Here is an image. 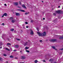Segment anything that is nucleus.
<instances>
[{
    "label": "nucleus",
    "mask_w": 63,
    "mask_h": 63,
    "mask_svg": "<svg viewBox=\"0 0 63 63\" xmlns=\"http://www.w3.org/2000/svg\"><path fill=\"white\" fill-rule=\"evenodd\" d=\"M37 33L38 34L39 36H45L46 35V32H44L43 33H41L40 32H37Z\"/></svg>",
    "instance_id": "obj_1"
},
{
    "label": "nucleus",
    "mask_w": 63,
    "mask_h": 63,
    "mask_svg": "<svg viewBox=\"0 0 63 63\" xmlns=\"http://www.w3.org/2000/svg\"><path fill=\"white\" fill-rule=\"evenodd\" d=\"M56 12L58 14H63V12L62 11H60V10L56 11Z\"/></svg>",
    "instance_id": "obj_2"
},
{
    "label": "nucleus",
    "mask_w": 63,
    "mask_h": 63,
    "mask_svg": "<svg viewBox=\"0 0 63 63\" xmlns=\"http://www.w3.org/2000/svg\"><path fill=\"white\" fill-rule=\"evenodd\" d=\"M49 41H50V42H54L57 41V40L56 39H49Z\"/></svg>",
    "instance_id": "obj_3"
},
{
    "label": "nucleus",
    "mask_w": 63,
    "mask_h": 63,
    "mask_svg": "<svg viewBox=\"0 0 63 63\" xmlns=\"http://www.w3.org/2000/svg\"><path fill=\"white\" fill-rule=\"evenodd\" d=\"M17 10L18 11H19L20 12H25V11L24 10L20 9H17Z\"/></svg>",
    "instance_id": "obj_4"
},
{
    "label": "nucleus",
    "mask_w": 63,
    "mask_h": 63,
    "mask_svg": "<svg viewBox=\"0 0 63 63\" xmlns=\"http://www.w3.org/2000/svg\"><path fill=\"white\" fill-rule=\"evenodd\" d=\"M26 58V57L24 56H21V59H25Z\"/></svg>",
    "instance_id": "obj_5"
},
{
    "label": "nucleus",
    "mask_w": 63,
    "mask_h": 63,
    "mask_svg": "<svg viewBox=\"0 0 63 63\" xmlns=\"http://www.w3.org/2000/svg\"><path fill=\"white\" fill-rule=\"evenodd\" d=\"M30 31H31V32L30 33L31 35H33V34H34V32H33V31H32V30H31V29H30Z\"/></svg>",
    "instance_id": "obj_6"
},
{
    "label": "nucleus",
    "mask_w": 63,
    "mask_h": 63,
    "mask_svg": "<svg viewBox=\"0 0 63 63\" xmlns=\"http://www.w3.org/2000/svg\"><path fill=\"white\" fill-rule=\"evenodd\" d=\"M22 7L25 9H27L25 6V5L24 4H23L22 5Z\"/></svg>",
    "instance_id": "obj_7"
},
{
    "label": "nucleus",
    "mask_w": 63,
    "mask_h": 63,
    "mask_svg": "<svg viewBox=\"0 0 63 63\" xmlns=\"http://www.w3.org/2000/svg\"><path fill=\"white\" fill-rule=\"evenodd\" d=\"M16 15L18 16H20V14L19 13H16Z\"/></svg>",
    "instance_id": "obj_8"
},
{
    "label": "nucleus",
    "mask_w": 63,
    "mask_h": 63,
    "mask_svg": "<svg viewBox=\"0 0 63 63\" xmlns=\"http://www.w3.org/2000/svg\"><path fill=\"white\" fill-rule=\"evenodd\" d=\"M14 5H15V6H17L18 4V3L17 2H14Z\"/></svg>",
    "instance_id": "obj_9"
},
{
    "label": "nucleus",
    "mask_w": 63,
    "mask_h": 63,
    "mask_svg": "<svg viewBox=\"0 0 63 63\" xmlns=\"http://www.w3.org/2000/svg\"><path fill=\"white\" fill-rule=\"evenodd\" d=\"M53 21L55 23H56L57 21V19H55Z\"/></svg>",
    "instance_id": "obj_10"
},
{
    "label": "nucleus",
    "mask_w": 63,
    "mask_h": 63,
    "mask_svg": "<svg viewBox=\"0 0 63 63\" xmlns=\"http://www.w3.org/2000/svg\"><path fill=\"white\" fill-rule=\"evenodd\" d=\"M15 47L16 48H18L19 47V46L17 45H15Z\"/></svg>",
    "instance_id": "obj_11"
},
{
    "label": "nucleus",
    "mask_w": 63,
    "mask_h": 63,
    "mask_svg": "<svg viewBox=\"0 0 63 63\" xmlns=\"http://www.w3.org/2000/svg\"><path fill=\"white\" fill-rule=\"evenodd\" d=\"M52 48H53V49H55V50H57V49L55 48V47L54 46H53L52 47Z\"/></svg>",
    "instance_id": "obj_12"
},
{
    "label": "nucleus",
    "mask_w": 63,
    "mask_h": 63,
    "mask_svg": "<svg viewBox=\"0 0 63 63\" xmlns=\"http://www.w3.org/2000/svg\"><path fill=\"white\" fill-rule=\"evenodd\" d=\"M3 15L4 16H7V13H5L4 14H3Z\"/></svg>",
    "instance_id": "obj_13"
},
{
    "label": "nucleus",
    "mask_w": 63,
    "mask_h": 63,
    "mask_svg": "<svg viewBox=\"0 0 63 63\" xmlns=\"http://www.w3.org/2000/svg\"><path fill=\"white\" fill-rule=\"evenodd\" d=\"M49 61L50 62H52V61H53V59H50L49 60Z\"/></svg>",
    "instance_id": "obj_14"
},
{
    "label": "nucleus",
    "mask_w": 63,
    "mask_h": 63,
    "mask_svg": "<svg viewBox=\"0 0 63 63\" xmlns=\"http://www.w3.org/2000/svg\"><path fill=\"white\" fill-rule=\"evenodd\" d=\"M28 42H26L24 44V45L25 46H26V45H27V43H28Z\"/></svg>",
    "instance_id": "obj_15"
},
{
    "label": "nucleus",
    "mask_w": 63,
    "mask_h": 63,
    "mask_svg": "<svg viewBox=\"0 0 63 63\" xmlns=\"http://www.w3.org/2000/svg\"><path fill=\"white\" fill-rule=\"evenodd\" d=\"M15 22V21L13 19V20H12V23H14Z\"/></svg>",
    "instance_id": "obj_16"
},
{
    "label": "nucleus",
    "mask_w": 63,
    "mask_h": 63,
    "mask_svg": "<svg viewBox=\"0 0 63 63\" xmlns=\"http://www.w3.org/2000/svg\"><path fill=\"white\" fill-rule=\"evenodd\" d=\"M10 20H13V17H10Z\"/></svg>",
    "instance_id": "obj_17"
},
{
    "label": "nucleus",
    "mask_w": 63,
    "mask_h": 63,
    "mask_svg": "<svg viewBox=\"0 0 63 63\" xmlns=\"http://www.w3.org/2000/svg\"><path fill=\"white\" fill-rule=\"evenodd\" d=\"M10 58H14V57L12 55L10 56Z\"/></svg>",
    "instance_id": "obj_18"
},
{
    "label": "nucleus",
    "mask_w": 63,
    "mask_h": 63,
    "mask_svg": "<svg viewBox=\"0 0 63 63\" xmlns=\"http://www.w3.org/2000/svg\"><path fill=\"white\" fill-rule=\"evenodd\" d=\"M14 30V29L13 28L12 29H10V31H13Z\"/></svg>",
    "instance_id": "obj_19"
},
{
    "label": "nucleus",
    "mask_w": 63,
    "mask_h": 63,
    "mask_svg": "<svg viewBox=\"0 0 63 63\" xmlns=\"http://www.w3.org/2000/svg\"><path fill=\"white\" fill-rule=\"evenodd\" d=\"M29 48V47H26L25 48V49H27Z\"/></svg>",
    "instance_id": "obj_20"
},
{
    "label": "nucleus",
    "mask_w": 63,
    "mask_h": 63,
    "mask_svg": "<svg viewBox=\"0 0 63 63\" xmlns=\"http://www.w3.org/2000/svg\"><path fill=\"white\" fill-rule=\"evenodd\" d=\"M11 45V44H10V43H8L7 44V46H8V45L9 46H10Z\"/></svg>",
    "instance_id": "obj_21"
},
{
    "label": "nucleus",
    "mask_w": 63,
    "mask_h": 63,
    "mask_svg": "<svg viewBox=\"0 0 63 63\" xmlns=\"http://www.w3.org/2000/svg\"><path fill=\"white\" fill-rule=\"evenodd\" d=\"M6 50H8V51H10V50L8 48H6Z\"/></svg>",
    "instance_id": "obj_22"
},
{
    "label": "nucleus",
    "mask_w": 63,
    "mask_h": 63,
    "mask_svg": "<svg viewBox=\"0 0 63 63\" xmlns=\"http://www.w3.org/2000/svg\"><path fill=\"white\" fill-rule=\"evenodd\" d=\"M29 13V12H28V13H26L25 14V15H28V14Z\"/></svg>",
    "instance_id": "obj_23"
},
{
    "label": "nucleus",
    "mask_w": 63,
    "mask_h": 63,
    "mask_svg": "<svg viewBox=\"0 0 63 63\" xmlns=\"http://www.w3.org/2000/svg\"><path fill=\"white\" fill-rule=\"evenodd\" d=\"M63 36L60 37V38H59V39H63Z\"/></svg>",
    "instance_id": "obj_24"
},
{
    "label": "nucleus",
    "mask_w": 63,
    "mask_h": 63,
    "mask_svg": "<svg viewBox=\"0 0 63 63\" xmlns=\"http://www.w3.org/2000/svg\"><path fill=\"white\" fill-rule=\"evenodd\" d=\"M35 63H37V62H38V61H37V60H35V61H34Z\"/></svg>",
    "instance_id": "obj_25"
},
{
    "label": "nucleus",
    "mask_w": 63,
    "mask_h": 63,
    "mask_svg": "<svg viewBox=\"0 0 63 63\" xmlns=\"http://www.w3.org/2000/svg\"><path fill=\"white\" fill-rule=\"evenodd\" d=\"M0 46H1V45H2V42H0Z\"/></svg>",
    "instance_id": "obj_26"
},
{
    "label": "nucleus",
    "mask_w": 63,
    "mask_h": 63,
    "mask_svg": "<svg viewBox=\"0 0 63 63\" xmlns=\"http://www.w3.org/2000/svg\"><path fill=\"white\" fill-rule=\"evenodd\" d=\"M26 52H30V51L29 50H26Z\"/></svg>",
    "instance_id": "obj_27"
},
{
    "label": "nucleus",
    "mask_w": 63,
    "mask_h": 63,
    "mask_svg": "<svg viewBox=\"0 0 63 63\" xmlns=\"http://www.w3.org/2000/svg\"><path fill=\"white\" fill-rule=\"evenodd\" d=\"M53 15H54L55 16H56V14H55V13H53Z\"/></svg>",
    "instance_id": "obj_28"
},
{
    "label": "nucleus",
    "mask_w": 63,
    "mask_h": 63,
    "mask_svg": "<svg viewBox=\"0 0 63 63\" xmlns=\"http://www.w3.org/2000/svg\"><path fill=\"white\" fill-rule=\"evenodd\" d=\"M0 61H2V59L1 57H0Z\"/></svg>",
    "instance_id": "obj_29"
},
{
    "label": "nucleus",
    "mask_w": 63,
    "mask_h": 63,
    "mask_svg": "<svg viewBox=\"0 0 63 63\" xmlns=\"http://www.w3.org/2000/svg\"><path fill=\"white\" fill-rule=\"evenodd\" d=\"M19 4H20V5H21V2H20V1H19Z\"/></svg>",
    "instance_id": "obj_30"
},
{
    "label": "nucleus",
    "mask_w": 63,
    "mask_h": 63,
    "mask_svg": "<svg viewBox=\"0 0 63 63\" xmlns=\"http://www.w3.org/2000/svg\"><path fill=\"white\" fill-rule=\"evenodd\" d=\"M16 40H18V41H20V39H18V38H16Z\"/></svg>",
    "instance_id": "obj_31"
},
{
    "label": "nucleus",
    "mask_w": 63,
    "mask_h": 63,
    "mask_svg": "<svg viewBox=\"0 0 63 63\" xmlns=\"http://www.w3.org/2000/svg\"><path fill=\"white\" fill-rule=\"evenodd\" d=\"M3 56H7V55L5 54H3Z\"/></svg>",
    "instance_id": "obj_32"
},
{
    "label": "nucleus",
    "mask_w": 63,
    "mask_h": 63,
    "mask_svg": "<svg viewBox=\"0 0 63 63\" xmlns=\"http://www.w3.org/2000/svg\"><path fill=\"white\" fill-rule=\"evenodd\" d=\"M18 7L20 9H21V7H19V6H18Z\"/></svg>",
    "instance_id": "obj_33"
},
{
    "label": "nucleus",
    "mask_w": 63,
    "mask_h": 63,
    "mask_svg": "<svg viewBox=\"0 0 63 63\" xmlns=\"http://www.w3.org/2000/svg\"><path fill=\"white\" fill-rule=\"evenodd\" d=\"M25 24H28V22H25Z\"/></svg>",
    "instance_id": "obj_34"
},
{
    "label": "nucleus",
    "mask_w": 63,
    "mask_h": 63,
    "mask_svg": "<svg viewBox=\"0 0 63 63\" xmlns=\"http://www.w3.org/2000/svg\"><path fill=\"white\" fill-rule=\"evenodd\" d=\"M60 50H63V48H62L61 49H60Z\"/></svg>",
    "instance_id": "obj_35"
},
{
    "label": "nucleus",
    "mask_w": 63,
    "mask_h": 63,
    "mask_svg": "<svg viewBox=\"0 0 63 63\" xmlns=\"http://www.w3.org/2000/svg\"><path fill=\"white\" fill-rule=\"evenodd\" d=\"M15 59H18V58L17 57H15Z\"/></svg>",
    "instance_id": "obj_36"
},
{
    "label": "nucleus",
    "mask_w": 63,
    "mask_h": 63,
    "mask_svg": "<svg viewBox=\"0 0 63 63\" xmlns=\"http://www.w3.org/2000/svg\"><path fill=\"white\" fill-rule=\"evenodd\" d=\"M42 41H42V40H40L39 41L40 42H42Z\"/></svg>",
    "instance_id": "obj_37"
},
{
    "label": "nucleus",
    "mask_w": 63,
    "mask_h": 63,
    "mask_svg": "<svg viewBox=\"0 0 63 63\" xmlns=\"http://www.w3.org/2000/svg\"><path fill=\"white\" fill-rule=\"evenodd\" d=\"M43 61L44 62H46V61L45 60H43Z\"/></svg>",
    "instance_id": "obj_38"
},
{
    "label": "nucleus",
    "mask_w": 63,
    "mask_h": 63,
    "mask_svg": "<svg viewBox=\"0 0 63 63\" xmlns=\"http://www.w3.org/2000/svg\"><path fill=\"white\" fill-rule=\"evenodd\" d=\"M4 5L5 6H7V4H5Z\"/></svg>",
    "instance_id": "obj_39"
},
{
    "label": "nucleus",
    "mask_w": 63,
    "mask_h": 63,
    "mask_svg": "<svg viewBox=\"0 0 63 63\" xmlns=\"http://www.w3.org/2000/svg\"><path fill=\"white\" fill-rule=\"evenodd\" d=\"M33 20H31V22H32V23L33 22Z\"/></svg>",
    "instance_id": "obj_40"
},
{
    "label": "nucleus",
    "mask_w": 63,
    "mask_h": 63,
    "mask_svg": "<svg viewBox=\"0 0 63 63\" xmlns=\"http://www.w3.org/2000/svg\"><path fill=\"white\" fill-rule=\"evenodd\" d=\"M43 20H45V18H43Z\"/></svg>",
    "instance_id": "obj_41"
},
{
    "label": "nucleus",
    "mask_w": 63,
    "mask_h": 63,
    "mask_svg": "<svg viewBox=\"0 0 63 63\" xmlns=\"http://www.w3.org/2000/svg\"><path fill=\"white\" fill-rule=\"evenodd\" d=\"M28 27H29V26H26V27L27 28H28Z\"/></svg>",
    "instance_id": "obj_42"
},
{
    "label": "nucleus",
    "mask_w": 63,
    "mask_h": 63,
    "mask_svg": "<svg viewBox=\"0 0 63 63\" xmlns=\"http://www.w3.org/2000/svg\"><path fill=\"white\" fill-rule=\"evenodd\" d=\"M14 51H16V50H14Z\"/></svg>",
    "instance_id": "obj_43"
},
{
    "label": "nucleus",
    "mask_w": 63,
    "mask_h": 63,
    "mask_svg": "<svg viewBox=\"0 0 63 63\" xmlns=\"http://www.w3.org/2000/svg\"><path fill=\"white\" fill-rule=\"evenodd\" d=\"M53 63H57V62H53Z\"/></svg>",
    "instance_id": "obj_44"
},
{
    "label": "nucleus",
    "mask_w": 63,
    "mask_h": 63,
    "mask_svg": "<svg viewBox=\"0 0 63 63\" xmlns=\"http://www.w3.org/2000/svg\"><path fill=\"white\" fill-rule=\"evenodd\" d=\"M4 16L3 15V16H2V17H4Z\"/></svg>",
    "instance_id": "obj_45"
},
{
    "label": "nucleus",
    "mask_w": 63,
    "mask_h": 63,
    "mask_svg": "<svg viewBox=\"0 0 63 63\" xmlns=\"http://www.w3.org/2000/svg\"><path fill=\"white\" fill-rule=\"evenodd\" d=\"M2 25H4V23H3L2 24Z\"/></svg>",
    "instance_id": "obj_46"
},
{
    "label": "nucleus",
    "mask_w": 63,
    "mask_h": 63,
    "mask_svg": "<svg viewBox=\"0 0 63 63\" xmlns=\"http://www.w3.org/2000/svg\"><path fill=\"white\" fill-rule=\"evenodd\" d=\"M60 6H58V8H60Z\"/></svg>",
    "instance_id": "obj_47"
},
{
    "label": "nucleus",
    "mask_w": 63,
    "mask_h": 63,
    "mask_svg": "<svg viewBox=\"0 0 63 63\" xmlns=\"http://www.w3.org/2000/svg\"><path fill=\"white\" fill-rule=\"evenodd\" d=\"M2 35L3 36H5V34H3Z\"/></svg>",
    "instance_id": "obj_48"
},
{
    "label": "nucleus",
    "mask_w": 63,
    "mask_h": 63,
    "mask_svg": "<svg viewBox=\"0 0 63 63\" xmlns=\"http://www.w3.org/2000/svg\"><path fill=\"white\" fill-rule=\"evenodd\" d=\"M14 32H16V31H14Z\"/></svg>",
    "instance_id": "obj_49"
},
{
    "label": "nucleus",
    "mask_w": 63,
    "mask_h": 63,
    "mask_svg": "<svg viewBox=\"0 0 63 63\" xmlns=\"http://www.w3.org/2000/svg\"><path fill=\"white\" fill-rule=\"evenodd\" d=\"M7 39H8V40H9V38H8Z\"/></svg>",
    "instance_id": "obj_50"
},
{
    "label": "nucleus",
    "mask_w": 63,
    "mask_h": 63,
    "mask_svg": "<svg viewBox=\"0 0 63 63\" xmlns=\"http://www.w3.org/2000/svg\"><path fill=\"white\" fill-rule=\"evenodd\" d=\"M0 48H2V47H0Z\"/></svg>",
    "instance_id": "obj_51"
},
{
    "label": "nucleus",
    "mask_w": 63,
    "mask_h": 63,
    "mask_svg": "<svg viewBox=\"0 0 63 63\" xmlns=\"http://www.w3.org/2000/svg\"><path fill=\"white\" fill-rule=\"evenodd\" d=\"M22 26H24V24H23L22 25Z\"/></svg>",
    "instance_id": "obj_52"
},
{
    "label": "nucleus",
    "mask_w": 63,
    "mask_h": 63,
    "mask_svg": "<svg viewBox=\"0 0 63 63\" xmlns=\"http://www.w3.org/2000/svg\"><path fill=\"white\" fill-rule=\"evenodd\" d=\"M42 3H43V2H44V1H42Z\"/></svg>",
    "instance_id": "obj_53"
},
{
    "label": "nucleus",
    "mask_w": 63,
    "mask_h": 63,
    "mask_svg": "<svg viewBox=\"0 0 63 63\" xmlns=\"http://www.w3.org/2000/svg\"><path fill=\"white\" fill-rule=\"evenodd\" d=\"M24 63V62H23V63Z\"/></svg>",
    "instance_id": "obj_54"
},
{
    "label": "nucleus",
    "mask_w": 63,
    "mask_h": 63,
    "mask_svg": "<svg viewBox=\"0 0 63 63\" xmlns=\"http://www.w3.org/2000/svg\"><path fill=\"white\" fill-rule=\"evenodd\" d=\"M37 30L38 32L39 31V30H38V29H37Z\"/></svg>",
    "instance_id": "obj_55"
},
{
    "label": "nucleus",
    "mask_w": 63,
    "mask_h": 63,
    "mask_svg": "<svg viewBox=\"0 0 63 63\" xmlns=\"http://www.w3.org/2000/svg\"><path fill=\"white\" fill-rule=\"evenodd\" d=\"M29 41H30V40H28V42H29Z\"/></svg>",
    "instance_id": "obj_56"
},
{
    "label": "nucleus",
    "mask_w": 63,
    "mask_h": 63,
    "mask_svg": "<svg viewBox=\"0 0 63 63\" xmlns=\"http://www.w3.org/2000/svg\"><path fill=\"white\" fill-rule=\"evenodd\" d=\"M20 52H22V51H20Z\"/></svg>",
    "instance_id": "obj_57"
}]
</instances>
